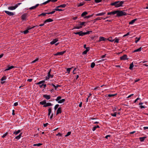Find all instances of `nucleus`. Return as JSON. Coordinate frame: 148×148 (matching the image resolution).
Returning <instances> with one entry per match:
<instances>
[{
  "instance_id": "c03bdc74",
  "label": "nucleus",
  "mask_w": 148,
  "mask_h": 148,
  "mask_svg": "<svg viewBox=\"0 0 148 148\" xmlns=\"http://www.w3.org/2000/svg\"><path fill=\"white\" fill-rule=\"evenodd\" d=\"M71 132H67V134L65 136V137H67L70 135L71 134Z\"/></svg>"
},
{
  "instance_id": "9b49d317",
  "label": "nucleus",
  "mask_w": 148,
  "mask_h": 148,
  "mask_svg": "<svg viewBox=\"0 0 148 148\" xmlns=\"http://www.w3.org/2000/svg\"><path fill=\"white\" fill-rule=\"evenodd\" d=\"M120 59L121 60H126L128 59L127 55H124L122 56L120 58Z\"/></svg>"
},
{
  "instance_id": "3c124183",
  "label": "nucleus",
  "mask_w": 148,
  "mask_h": 148,
  "mask_svg": "<svg viewBox=\"0 0 148 148\" xmlns=\"http://www.w3.org/2000/svg\"><path fill=\"white\" fill-rule=\"evenodd\" d=\"M54 10H56V11H62V10L59 9L58 8H55L54 9Z\"/></svg>"
},
{
  "instance_id": "f8f14e48",
  "label": "nucleus",
  "mask_w": 148,
  "mask_h": 148,
  "mask_svg": "<svg viewBox=\"0 0 148 148\" xmlns=\"http://www.w3.org/2000/svg\"><path fill=\"white\" fill-rule=\"evenodd\" d=\"M74 34H78L80 36H83V32H82V31H80V32H74Z\"/></svg>"
},
{
  "instance_id": "4c0bfd02",
  "label": "nucleus",
  "mask_w": 148,
  "mask_h": 148,
  "mask_svg": "<svg viewBox=\"0 0 148 148\" xmlns=\"http://www.w3.org/2000/svg\"><path fill=\"white\" fill-rule=\"evenodd\" d=\"M101 17H98L95 19L94 20V22H96V21H97V20H100L101 19Z\"/></svg>"
},
{
  "instance_id": "c9c22d12",
  "label": "nucleus",
  "mask_w": 148,
  "mask_h": 148,
  "mask_svg": "<svg viewBox=\"0 0 148 148\" xmlns=\"http://www.w3.org/2000/svg\"><path fill=\"white\" fill-rule=\"evenodd\" d=\"M72 68V67H71V68H67V72L69 73V74L70 73V71H71V70Z\"/></svg>"
},
{
  "instance_id": "864d4df0",
  "label": "nucleus",
  "mask_w": 148,
  "mask_h": 148,
  "mask_svg": "<svg viewBox=\"0 0 148 148\" xmlns=\"http://www.w3.org/2000/svg\"><path fill=\"white\" fill-rule=\"evenodd\" d=\"M8 133H6L4 134L2 136V137L3 138H4L6 136H7V135L8 134Z\"/></svg>"
},
{
  "instance_id": "e2e57ef3",
  "label": "nucleus",
  "mask_w": 148,
  "mask_h": 148,
  "mask_svg": "<svg viewBox=\"0 0 148 148\" xmlns=\"http://www.w3.org/2000/svg\"><path fill=\"white\" fill-rule=\"evenodd\" d=\"M62 134L60 133H58L56 135V136H62Z\"/></svg>"
},
{
  "instance_id": "bf43d9fd",
  "label": "nucleus",
  "mask_w": 148,
  "mask_h": 148,
  "mask_svg": "<svg viewBox=\"0 0 148 148\" xmlns=\"http://www.w3.org/2000/svg\"><path fill=\"white\" fill-rule=\"evenodd\" d=\"M140 38H138V39L137 40H135V42L136 43H137L139 41V40H140Z\"/></svg>"
},
{
  "instance_id": "2f4dec72",
  "label": "nucleus",
  "mask_w": 148,
  "mask_h": 148,
  "mask_svg": "<svg viewBox=\"0 0 148 148\" xmlns=\"http://www.w3.org/2000/svg\"><path fill=\"white\" fill-rule=\"evenodd\" d=\"M32 29L31 28H28L27 29L24 31V32H23L24 33V34H26L27 33L29 32L28 30L30 29Z\"/></svg>"
},
{
  "instance_id": "a18cd8bd",
  "label": "nucleus",
  "mask_w": 148,
  "mask_h": 148,
  "mask_svg": "<svg viewBox=\"0 0 148 148\" xmlns=\"http://www.w3.org/2000/svg\"><path fill=\"white\" fill-rule=\"evenodd\" d=\"M116 112L112 114H111V115L113 116H116Z\"/></svg>"
},
{
  "instance_id": "f03ea898",
  "label": "nucleus",
  "mask_w": 148,
  "mask_h": 148,
  "mask_svg": "<svg viewBox=\"0 0 148 148\" xmlns=\"http://www.w3.org/2000/svg\"><path fill=\"white\" fill-rule=\"evenodd\" d=\"M116 14L117 16L120 17L123 15H125L126 14L124 11H119V10L116 11Z\"/></svg>"
},
{
  "instance_id": "0e129e2a",
  "label": "nucleus",
  "mask_w": 148,
  "mask_h": 148,
  "mask_svg": "<svg viewBox=\"0 0 148 148\" xmlns=\"http://www.w3.org/2000/svg\"><path fill=\"white\" fill-rule=\"evenodd\" d=\"M140 107L141 109L144 108H145L144 106L142 105L140 106Z\"/></svg>"
},
{
  "instance_id": "473e14b6",
  "label": "nucleus",
  "mask_w": 148,
  "mask_h": 148,
  "mask_svg": "<svg viewBox=\"0 0 148 148\" xmlns=\"http://www.w3.org/2000/svg\"><path fill=\"white\" fill-rule=\"evenodd\" d=\"M105 40L104 38L102 37H100L99 38V41H104Z\"/></svg>"
},
{
  "instance_id": "7c9ffc66",
  "label": "nucleus",
  "mask_w": 148,
  "mask_h": 148,
  "mask_svg": "<svg viewBox=\"0 0 148 148\" xmlns=\"http://www.w3.org/2000/svg\"><path fill=\"white\" fill-rule=\"evenodd\" d=\"M137 20V19L136 18L132 20L130 22V24H133Z\"/></svg>"
},
{
  "instance_id": "603ef678",
  "label": "nucleus",
  "mask_w": 148,
  "mask_h": 148,
  "mask_svg": "<svg viewBox=\"0 0 148 148\" xmlns=\"http://www.w3.org/2000/svg\"><path fill=\"white\" fill-rule=\"evenodd\" d=\"M66 6V5L65 4H63L60 5V6H61V7H62L63 8H65Z\"/></svg>"
},
{
  "instance_id": "6e6d98bb",
  "label": "nucleus",
  "mask_w": 148,
  "mask_h": 148,
  "mask_svg": "<svg viewBox=\"0 0 148 148\" xmlns=\"http://www.w3.org/2000/svg\"><path fill=\"white\" fill-rule=\"evenodd\" d=\"M115 94H109L108 95V96L109 97H113L115 95Z\"/></svg>"
},
{
  "instance_id": "6ab92c4d",
  "label": "nucleus",
  "mask_w": 148,
  "mask_h": 148,
  "mask_svg": "<svg viewBox=\"0 0 148 148\" xmlns=\"http://www.w3.org/2000/svg\"><path fill=\"white\" fill-rule=\"evenodd\" d=\"M53 20L51 18H49L46 20L44 22L45 23L52 22Z\"/></svg>"
},
{
  "instance_id": "423d86ee",
  "label": "nucleus",
  "mask_w": 148,
  "mask_h": 148,
  "mask_svg": "<svg viewBox=\"0 0 148 148\" xmlns=\"http://www.w3.org/2000/svg\"><path fill=\"white\" fill-rule=\"evenodd\" d=\"M18 5L17 4H16L15 6H9L8 7V10H15L17 7Z\"/></svg>"
},
{
  "instance_id": "2eb2a0df",
  "label": "nucleus",
  "mask_w": 148,
  "mask_h": 148,
  "mask_svg": "<svg viewBox=\"0 0 148 148\" xmlns=\"http://www.w3.org/2000/svg\"><path fill=\"white\" fill-rule=\"evenodd\" d=\"M39 5V4H37L34 6H32L29 8V9L31 10L34 9H36L38 5Z\"/></svg>"
},
{
  "instance_id": "c85d7f7f",
  "label": "nucleus",
  "mask_w": 148,
  "mask_h": 148,
  "mask_svg": "<svg viewBox=\"0 0 148 148\" xmlns=\"http://www.w3.org/2000/svg\"><path fill=\"white\" fill-rule=\"evenodd\" d=\"M142 49V48L141 47L139 48L138 49L133 51V52H138V51H140Z\"/></svg>"
},
{
  "instance_id": "6e6552de",
  "label": "nucleus",
  "mask_w": 148,
  "mask_h": 148,
  "mask_svg": "<svg viewBox=\"0 0 148 148\" xmlns=\"http://www.w3.org/2000/svg\"><path fill=\"white\" fill-rule=\"evenodd\" d=\"M7 14L10 16H13L14 15V14L13 12H9V11L5 10L4 11Z\"/></svg>"
},
{
  "instance_id": "5fc2aeb1",
  "label": "nucleus",
  "mask_w": 148,
  "mask_h": 148,
  "mask_svg": "<svg viewBox=\"0 0 148 148\" xmlns=\"http://www.w3.org/2000/svg\"><path fill=\"white\" fill-rule=\"evenodd\" d=\"M101 1V0H95V1L96 3H98L100 2Z\"/></svg>"
},
{
  "instance_id": "8fccbe9b",
  "label": "nucleus",
  "mask_w": 148,
  "mask_h": 148,
  "mask_svg": "<svg viewBox=\"0 0 148 148\" xmlns=\"http://www.w3.org/2000/svg\"><path fill=\"white\" fill-rule=\"evenodd\" d=\"M50 1V0H47V1L43 3H42V4H46L48 3Z\"/></svg>"
},
{
  "instance_id": "412c9836",
  "label": "nucleus",
  "mask_w": 148,
  "mask_h": 148,
  "mask_svg": "<svg viewBox=\"0 0 148 148\" xmlns=\"http://www.w3.org/2000/svg\"><path fill=\"white\" fill-rule=\"evenodd\" d=\"M116 14V11L111 12H108L107 13L108 15H114Z\"/></svg>"
},
{
  "instance_id": "58836bf2",
  "label": "nucleus",
  "mask_w": 148,
  "mask_h": 148,
  "mask_svg": "<svg viewBox=\"0 0 148 148\" xmlns=\"http://www.w3.org/2000/svg\"><path fill=\"white\" fill-rule=\"evenodd\" d=\"M47 13H43L39 15H38V16H40L42 15L43 16H45L46 15V14H47Z\"/></svg>"
},
{
  "instance_id": "69168bd1",
  "label": "nucleus",
  "mask_w": 148,
  "mask_h": 148,
  "mask_svg": "<svg viewBox=\"0 0 148 148\" xmlns=\"http://www.w3.org/2000/svg\"><path fill=\"white\" fill-rule=\"evenodd\" d=\"M110 135H108L106 136H105V138H107V139H108V137H110Z\"/></svg>"
},
{
  "instance_id": "b1692460",
  "label": "nucleus",
  "mask_w": 148,
  "mask_h": 148,
  "mask_svg": "<svg viewBox=\"0 0 148 148\" xmlns=\"http://www.w3.org/2000/svg\"><path fill=\"white\" fill-rule=\"evenodd\" d=\"M22 133H21L19 134L16 137H15V138L16 139H17V140L19 139L21 137V136H22Z\"/></svg>"
},
{
  "instance_id": "680f3d73",
  "label": "nucleus",
  "mask_w": 148,
  "mask_h": 148,
  "mask_svg": "<svg viewBox=\"0 0 148 148\" xmlns=\"http://www.w3.org/2000/svg\"><path fill=\"white\" fill-rule=\"evenodd\" d=\"M58 0H50V1H51L52 2H55L56 1Z\"/></svg>"
},
{
  "instance_id": "ddd939ff",
  "label": "nucleus",
  "mask_w": 148,
  "mask_h": 148,
  "mask_svg": "<svg viewBox=\"0 0 148 148\" xmlns=\"http://www.w3.org/2000/svg\"><path fill=\"white\" fill-rule=\"evenodd\" d=\"M43 97L45 98L47 100H49L51 98V96L49 95H43Z\"/></svg>"
},
{
  "instance_id": "4468645a",
  "label": "nucleus",
  "mask_w": 148,
  "mask_h": 148,
  "mask_svg": "<svg viewBox=\"0 0 148 148\" xmlns=\"http://www.w3.org/2000/svg\"><path fill=\"white\" fill-rule=\"evenodd\" d=\"M6 79V77H3L1 79V84H3V83H4L5 82V81H4Z\"/></svg>"
},
{
  "instance_id": "9d476101",
  "label": "nucleus",
  "mask_w": 148,
  "mask_h": 148,
  "mask_svg": "<svg viewBox=\"0 0 148 148\" xmlns=\"http://www.w3.org/2000/svg\"><path fill=\"white\" fill-rule=\"evenodd\" d=\"M65 51H61L60 52H58L57 53H56L54 54L55 56H58V55H62L64 53H65Z\"/></svg>"
},
{
  "instance_id": "1a4fd4ad",
  "label": "nucleus",
  "mask_w": 148,
  "mask_h": 148,
  "mask_svg": "<svg viewBox=\"0 0 148 148\" xmlns=\"http://www.w3.org/2000/svg\"><path fill=\"white\" fill-rule=\"evenodd\" d=\"M48 75L46 76L45 78L46 80H47L49 79L50 78H52L53 77V75H51L50 74H47Z\"/></svg>"
},
{
  "instance_id": "f257e3e1",
  "label": "nucleus",
  "mask_w": 148,
  "mask_h": 148,
  "mask_svg": "<svg viewBox=\"0 0 148 148\" xmlns=\"http://www.w3.org/2000/svg\"><path fill=\"white\" fill-rule=\"evenodd\" d=\"M123 3L124 2L123 1H117L112 3L111 4V5H114L116 8H119L122 7Z\"/></svg>"
},
{
  "instance_id": "cd10ccee",
  "label": "nucleus",
  "mask_w": 148,
  "mask_h": 148,
  "mask_svg": "<svg viewBox=\"0 0 148 148\" xmlns=\"http://www.w3.org/2000/svg\"><path fill=\"white\" fill-rule=\"evenodd\" d=\"M46 103V100H43L42 101L40 102V104L43 105H45Z\"/></svg>"
},
{
  "instance_id": "13d9d810",
  "label": "nucleus",
  "mask_w": 148,
  "mask_h": 148,
  "mask_svg": "<svg viewBox=\"0 0 148 148\" xmlns=\"http://www.w3.org/2000/svg\"><path fill=\"white\" fill-rule=\"evenodd\" d=\"M18 102H15V103L14 104V106H18Z\"/></svg>"
},
{
  "instance_id": "37998d69",
  "label": "nucleus",
  "mask_w": 148,
  "mask_h": 148,
  "mask_svg": "<svg viewBox=\"0 0 148 148\" xmlns=\"http://www.w3.org/2000/svg\"><path fill=\"white\" fill-rule=\"evenodd\" d=\"M89 33H90L89 31H87V32H83V36H84V35H85L89 34Z\"/></svg>"
},
{
  "instance_id": "de8ad7c7",
  "label": "nucleus",
  "mask_w": 148,
  "mask_h": 148,
  "mask_svg": "<svg viewBox=\"0 0 148 148\" xmlns=\"http://www.w3.org/2000/svg\"><path fill=\"white\" fill-rule=\"evenodd\" d=\"M115 40V42L118 43L119 42V39L116 38Z\"/></svg>"
},
{
  "instance_id": "aec40b11",
  "label": "nucleus",
  "mask_w": 148,
  "mask_h": 148,
  "mask_svg": "<svg viewBox=\"0 0 148 148\" xmlns=\"http://www.w3.org/2000/svg\"><path fill=\"white\" fill-rule=\"evenodd\" d=\"M89 47H87V48H86V50L83 51V54H86L87 52L89 51Z\"/></svg>"
},
{
  "instance_id": "338daca9",
  "label": "nucleus",
  "mask_w": 148,
  "mask_h": 148,
  "mask_svg": "<svg viewBox=\"0 0 148 148\" xmlns=\"http://www.w3.org/2000/svg\"><path fill=\"white\" fill-rule=\"evenodd\" d=\"M82 102H81L79 104V106L80 107H82Z\"/></svg>"
},
{
  "instance_id": "49530a36",
  "label": "nucleus",
  "mask_w": 148,
  "mask_h": 148,
  "mask_svg": "<svg viewBox=\"0 0 148 148\" xmlns=\"http://www.w3.org/2000/svg\"><path fill=\"white\" fill-rule=\"evenodd\" d=\"M92 16H93V14H92L91 15H89V16H85V17H84V18H90Z\"/></svg>"
},
{
  "instance_id": "39448f33",
  "label": "nucleus",
  "mask_w": 148,
  "mask_h": 148,
  "mask_svg": "<svg viewBox=\"0 0 148 148\" xmlns=\"http://www.w3.org/2000/svg\"><path fill=\"white\" fill-rule=\"evenodd\" d=\"M29 15L28 14L26 13L23 14L21 16V19L23 21H26L27 20V18Z\"/></svg>"
},
{
  "instance_id": "72a5a7b5",
  "label": "nucleus",
  "mask_w": 148,
  "mask_h": 148,
  "mask_svg": "<svg viewBox=\"0 0 148 148\" xmlns=\"http://www.w3.org/2000/svg\"><path fill=\"white\" fill-rule=\"evenodd\" d=\"M84 4V3L83 2H82L80 3H79L77 4V6L78 7H79L80 6H82Z\"/></svg>"
},
{
  "instance_id": "4d7b16f0",
  "label": "nucleus",
  "mask_w": 148,
  "mask_h": 148,
  "mask_svg": "<svg viewBox=\"0 0 148 148\" xmlns=\"http://www.w3.org/2000/svg\"><path fill=\"white\" fill-rule=\"evenodd\" d=\"M129 33H130V32H128L127 34L124 35L123 36V37H125L126 36H127L129 35Z\"/></svg>"
},
{
  "instance_id": "09e8293b",
  "label": "nucleus",
  "mask_w": 148,
  "mask_h": 148,
  "mask_svg": "<svg viewBox=\"0 0 148 148\" xmlns=\"http://www.w3.org/2000/svg\"><path fill=\"white\" fill-rule=\"evenodd\" d=\"M55 11L56 10H54L53 11L51 12L48 13L47 14H53L55 12Z\"/></svg>"
},
{
  "instance_id": "20e7f679",
  "label": "nucleus",
  "mask_w": 148,
  "mask_h": 148,
  "mask_svg": "<svg viewBox=\"0 0 148 148\" xmlns=\"http://www.w3.org/2000/svg\"><path fill=\"white\" fill-rule=\"evenodd\" d=\"M61 97L60 96H58L57 97V98L55 99L56 101H57L59 103H61L64 102L65 101L64 99H61Z\"/></svg>"
},
{
  "instance_id": "c756f323",
  "label": "nucleus",
  "mask_w": 148,
  "mask_h": 148,
  "mask_svg": "<svg viewBox=\"0 0 148 148\" xmlns=\"http://www.w3.org/2000/svg\"><path fill=\"white\" fill-rule=\"evenodd\" d=\"M88 14V12L86 11L84 12H83L82 14H81V16L82 17H84L85 15H86Z\"/></svg>"
},
{
  "instance_id": "0eeeda50",
  "label": "nucleus",
  "mask_w": 148,
  "mask_h": 148,
  "mask_svg": "<svg viewBox=\"0 0 148 148\" xmlns=\"http://www.w3.org/2000/svg\"><path fill=\"white\" fill-rule=\"evenodd\" d=\"M45 82V80H42L39 82H38L36 83L37 85H39L40 88H42L43 85V83Z\"/></svg>"
},
{
  "instance_id": "f3484780",
  "label": "nucleus",
  "mask_w": 148,
  "mask_h": 148,
  "mask_svg": "<svg viewBox=\"0 0 148 148\" xmlns=\"http://www.w3.org/2000/svg\"><path fill=\"white\" fill-rule=\"evenodd\" d=\"M52 105V104L51 103H50V102H48V103H46L43 106V107H47L51 106Z\"/></svg>"
},
{
  "instance_id": "393cba45",
  "label": "nucleus",
  "mask_w": 148,
  "mask_h": 148,
  "mask_svg": "<svg viewBox=\"0 0 148 148\" xmlns=\"http://www.w3.org/2000/svg\"><path fill=\"white\" fill-rule=\"evenodd\" d=\"M134 66L136 67V66H134V64L133 62H132V63L130 64V70H132Z\"/></svg>"
},
{
  "instance_id": "a19ab883",
  "label": "nucleus",
  "mask_w": 148,
  "mask_h": 148,
  "mask_svg": "<svg viewBox=\"0 0 148 148\" xmlns=\"http://www.w3.org/2000/svg\"><path fill=\"white\" fill-rule=\"evenodd\" d=\"M59 106V105L58 104H56L55 106L54 109L55 110H56L58 108Z\"/></svg>"
},
{
  "instance_id": "7ed1b4c3",
  "label": "nucleus",
  "mask_w": 148,
  "mask_h": 148,
  "mask_svg": "<svg viewBox=\"0 0 148 148\" xmlns=\"http://www.w3.org/2000/svg\"><path fill=\"white\" fill-rule=\"evenodd\" d=\"M86 23L85 22H80V24L76 25V26L74 27L73 29H79L82 27V26H85V25H84Z\"/></svg>"
},
{
  "instance_id": "dca6fc26",
  "label": "nucleus",
  "mask_w": 148,
  "mask_h": 148,
  "mask_svg": "<svg viewBox=\"0 0 148 148\" xmlns=\"http://www.w3.org/2000/svg\"><path fill=\"white\" fill-rule=\"evenodd\" d=\"M58 40V39L56 38L54 39L53 40L50 42V44L53 45Z\"/></svg>"
},
{
  "instance_id": "ea45409f",
  "label": "nucleus",
  "mask_w": 148,
  "mask_h": 148,
  "mask_svg": "<svg viewBox=\"0 0 148 148\" xmlns=\"http://www.w3.org/2000/svg\"><path fill=\"white\" fill-rule=\"evenodd\" d=\"M95 65V63L94 62H92L91 63V64L90 65V67L91 68H93Z\"/></svg>"
},
{
  "instance_id": "e433bc0d",
  "label": "nucleus",
  "mask_w": 148,
  "mask_h": 148,
  "mask_svg": "<svg viewBox=\"0 0 148 148\" xmlns=\"http://www.w3.org/2000/svg\"><path fill=\"white\" fill-rule=\"evenodd\" d=\"M38 60V58H36V59L35 60H33L32 61V62H31V63H34L36 62Z\"/></svg>"
},
{
  "instance_id": "79ce46f5",
  "label": "nucleus",
  "mask_w": 148,
  "mask_h": 148,
  "mask_svg": "<svg viewBox=\"0 0 148 148\" xmlns=\"http://www.w3.org/2000/svg\"><path fill=\"white\" fill-rule=\"evenodd\" d=\"M48 115L49 116L51 112V108H50L48 109Z\"/></svg>"
},
{
  "instance_id": "5701e85b",
  "label": "nucleus",
  "mask_w": 148,
  "mask_h": 148,
  "mask_svg": "<svg viewBox=\"0 0 148 148\" xmlns=\"http://www.w3.org/2000/svg\"><path fill=\"white\" fill-rule=\"evenodd\" d=\"M14 67L13 66H8L7 68L5 70V71H8L14 68Z\"/></svg>"
},
{
  "instance_id": "774afa93",
  "label": "nucleus",
  "mask_w": 148,
  "mask_h": 148,
  "mask_svg": "<svg viewBox=\"0 0 148 148\" xmlns=\"http://www.w3.org/2000/svg\"><path fill=\"white\" fill-rule=\"evenodd\" d=\"M144 129L145 130L148 129V127H144Z\"/></svg>"
},
{
  "instance_id": "a878e982",
  "label": "nucleus",
  "mask_w": 148,
  "mask_h": 148,
  "mask_svg": "<svg viewBox=\"0 0 148 148\" xmlns=\"http://www.w3.org/2000/svg\"><path fill=\"white\" fill-rule=\"evenodd\" d=\"M21 132V130H18L17 131H15L13 133V134L15 135H16L20 133Z\"/></svg>"
},
{
  "instance_id": "052dcab7",
  "label": "nucleus",
  "mask_w": 148,
  "mask_h": 148,
  "mask_svg": "<svg viewBox=\"0 0 148 148\" xmlns=\"http://www.w3.org/2000/svg\"><path fill=\"white\" fill-rule=\"evenodd\" d=\"M140 99V98H137L136 100H135L134 102V103H136L138 100V99Z\"/></svg>"
},
{
  "instance_id": "bb28decb",
  "label": "nucleus",
  "mask_w": 148,
  "mask_h": 148,
  "mask_svg": "<svg viewBox=\"0 0 148 148\" xmlns=\"http://www.w3.org/2000/svg\"><path fill=\"white\" fill-rule=\"evenodd\" d=\"M146 137H147L146 136L140 137L139 140L140 141L143 142L144 140L146 138Z\"/></svg>"
},
{
  "instance_id": "a211bd4d",
  "label": "nucleus",
  "mask_w": 148,
  "mask_h": 148,
  "mask_svg": "<svg viewBox=\"0 0 148 148\" xmlns=\"http://www.w3.org/2000/svg\"><path fill=\"white\" fill-rule=\"evenodd\" d=\"M61 108L60 107H59L58 108L56 113V114L57 115L58 114H60L61 113Z\"/></svg>"
},
{
  "instance_id": "f704fd0d",
  "label": "nucleus",
  "mask_w": 148,
  "mask_h": 148,
  "mask_svg": "<svg viewBox=\"0 0 148 148\" xmlns=\"http://www.w3.org/2000/svg\"><path fill=\"white\" fill-rule=\"evenodd\" d=\"M99 127L98 125H97L96 126L92 128V130L93 131H95L97 128H99Z\"/></svg>"
},
{
  "instance_id": "4be33fe9",
  "label": "nucleus",
  "mask_w": 148,
  "mask_h": 148,
  "mask_svg": "<svg viewBox=\"0 0 148 148\" xmlns=\"http://www.w3.org/2000/svg\"><path fill=\"white\" fill-rule=\"evenodd\" d=\"M105 14V12H102L99 13L95 15L96 16H101L104 15Z\"/></svg>"
}]
</instances>
